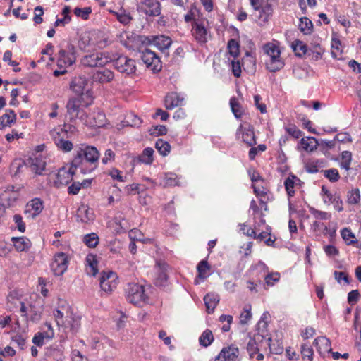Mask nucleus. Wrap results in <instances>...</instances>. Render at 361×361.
<instances>
[{"mask_svg":"<svg viewBox=\"0 0 361 361\" xmlns=\"http://www.w3.org/2000/svg\"><path fill=\"white\" fill-rule=\"evenodd\" d=\"M324 176L331 183H336L338 181L341 176L338 169L331 168L322 171Z\"/></svg>","mask_w":361,"mask_h":361,"instance_id":"obj_46","label":"nucleus"},{"mask_svg":"<svg viewBox=\"0 0 361 361\" xmlns=\"http://www.w3.org/2000/svg\"><path fill=\"white\" fill-rule=\"evenodd\" d=\"M162 184L164 187H172L180 185L178 176L174 173H164Z\"/></svg>","mask_w":361,"mask_h":361,"instance_id":"obj_36","label":"nucleus"},{"mask_svg":"<svg viewBox=\"0 0 361 361\" xmlns=\"http://www.w3.org/2000/svg\"><path fill=\"white\" fill-rule=\"evenodd\" d=\"M197 269L198 271V277L200 279H205L209 276L208 272L210 269V266L207 260L203 259L200 261L197 264Z\"/></svg>","mask_w":361,"mask_h":361,"instance_id":"obj_44","label":"nucleus"},{"mask_svg":"<svg viewBox=\"0 0 361 361\" xmlns=\"http://www.w3.org/2000/svg\"><path fill=\"white\" fill-rule=\"evenodd\" d=\"M335 141L337 140L342 143H347V142H351L352 139L349 133H338L335 137Z\"/></svg>","mask_w":361,"mask_h":361,"instance_id":"obj_64","label":"nucleus"},{"mask_svg":"<svg viewBox=\"0 0 361 361\" xmlns=\"http://www.w3.org/2000/svg\"><path fill=\"white\" fill-rule=\"evenodd\" d=\"M115 68L123 74L130 75L135 73V60L125 56H120L114 61Z\"/></svg>","mask_w":361,"mask_h":361,"instance_id":"obj_11","label":"nucleus"},{"mask_svg":"<svg viewBox=\"0 0 361 361\" xmlns=\"http://www.w3.org/2000/svg\"><path fill=\"white\" fill-rule=\"evenodd\" d=\"M214 341V336L211 330L206 329L199 338L200 345L206 348L212 344Z\"/></svg>","mask_w":361,"mask_h":361,"instance_id":"obj_42","label":"nucleus"},{"mask_svg":"<svg viewBox=\"0 0 361 361\" xmlns=\"http://www.w3.org/2000/svg\"><path fill=\"white\" fill-rule=\"evenodd\" d=\"M100 153L94 146L82 145L73 159V164L78 166L82 173L93 171L97 166Z\"/></svg>","mask_w":361,"mask_h":361,"instance_id":"obj_1","label":"nucleus"},{"mask_svg":"<svg viewBox=\"0 0 361 361\" xmlns=\"http://www.w3.org/2000/svg\"><path fill=\"white\" fill-rule=\"evenodd\" d=\"M156 267L158 274L157 278V283L159 285H162L163 283L167 280V269L169 266L166 262L160 260L157 262Z\"/></svg>","mask_w":361,"mask_h":361,"instance_id":"obj_31","label":"nucleus"},{"mask_svg":"<svg viewBox=\"0 0 361 361\" xmlns=\"http://www.w3.org/2000/svg\"><path fill=\"white\" fill-rule=\"evenodd\" d=\"M286 130L289 135L295 139L299 138L302 135V132L295 126H288L286 128Z\"/></svg>","mask_w":361,"mask_h":361,"instance_id":"obj_63","label":"nucleus"},{"mask_svg":"<svg viewBox=\"0 0 361 361\" xmlns=\"http://www.w3.org/2000/svg\"><path fill=\"white\" fill-rule=\"evenodd\" d=\"M155 147L160 154L163 156L167 155L170 152V145L164 141L162 139H158L155 143Z\"/></svg>","mask_w":361,"mask_h":361,"instance_id":"obj_47","label":"nucleus"},{"mask_svg":"<svg viewBox=\"0 0 361 361\" xmlns=\"http://www.w3.org/2000/svg\"><path fill=\"white\" fill-rule=\"evenodd\" d=\"M116 275L112 271L102 272L99 277L101 289L106 293H111L117 286Z\"/></svg>","mask_w":361,"mask_h":361,"instance_id":"obj_13","label":"nucleus"},{"mask_svg":"<svg viewBox=\"0 0 361 361\" xmlns=\"http://www.w3.org/2000/svg\"><path fill=\"white\" fill-rule=\"evenodd\" d=\"M292 48L295 55L302 57L305 55L309 49L306 44L300 40H295L292 44Z\"/></svg>","mask_w":361,"mask_h":361,"instance_id":"obj_39","label":"nucleus"},{"mask_svg":"<svg viewBox=\"0 0 361 361\" xmlns=\"http://www.w3.org/2000/svg\"><path fill=\"white\" fill-rule=\"evenodd\" d=\"M27 161L32 171L37 175L42 174V172L45 169L46 161L45 158L42 154L34 155V157H30Z\"/></svg>","mask_w":361,"mask_h":361,"instance_id":"obj_18","label":"nucleus"},{"mask_svg":"<svg viewBox=\"0 0 361 361\" xmlns=\"http://www.w3.org/2000/svg\"><path fill=\"white\" fill-rule=\"evenodd\" d=\"M69 263L68 255L64 252H58L54 257L51 269L56 276H62L67 270Z\"/></svg>","mask_w":361,"mask_h":361,"instance_id":"obj_12","label":"nucleus"},{"mask_svg":"<svg viewBox=\"0 0 361 361\" xmlns=\"http://www.w3.org/2000/svg\"><path fill=\"white\" fill-rule=\"evenodd\" d=\"M116 19L123 25H127L130 23L133 20V17L129 13H126L125 11L121 12H116Z\"/></svg>","mask_w":361,"mask_h":361,"instance_id":"obj_52","label":"nucleus"},{"mask_svg":"<svg viewBox=\"0 0 361 361\" xmlns=\"http://www.w3.org/2000/svg\"><path fill=\"white\" fill-rule=\"evenodd\" d=\"M78 221L89 223L92 221L94 215L93 212L86 205H82L77 210L76 214Z\"/></svg>","mask_w":361,"mask_h":361,"instance_id":"obj_23","label":"nucleus"},{"mask_svg":"<svg viewBox=\"0 0 361 361\" xmlns=\"http://www.w3.org/2000/svg\"><path fill=\"white\" fill-rule=\"evenodd\" d=\"M11 241L13 243L15 249L18 252L27 251L32 245L31 241L26 237H12Z\"/></svg>","mask_w":361,"mask_h":361,"instance_id":"obj_26","label":"nucleus"},{"mask_svg":"<svg viewBox=\"0 0 361 361\" xmlns=\"http://www.w3.org/2000/svg\"><path fill=\"white\" fill-rule=\"evenodd\" d=\"M43 202L39 198H34L29 201L25 207V213L28 214V216L35 218L43 210Z\"/></svg>","mask_w":361,"mask_h":361,"instance_id":"obj_17","label":"nucleus"},{"mask_svg":"<svg viewBox=\"0 0 361 361\" xmlns=\"http://www.w3.org/2000/svg\"><path fill=\"white\" fill-rule=\"evenodd\" d=\"M311 214L317 219L326 220L331 218V214L323 211L316 209L314 208L310 209Z\"/></svg>","mask_w":361,"mask_h":361,"instance_id":"obj_58","label":"nucleus"},{"mask_svg":"<svg viewBox=\"0 0 361 361\" xmlns=\"http://www.w3.org/2000/svg\"><path fill=\"white\" fill-rule=\"evenodd\" d=\"M11 333V344L16 346L20 350L27 349L29 340L28 332L25 329H21L18 319L15 321V326H13Z\"/></svg>","mask_w":361,"mask_h":361,"instance_id":"obj_6","label":"nucleus"},{"mask_svg":"<svg viewBox=\"0 0 361 361\" xmlns=\"http://www.w3.org/2000/svg\"><path fill=\"white\" fill-rule=\"evenodd\" d=\"M141 35H137L131 32L123 31L118 35V39L126 47L131 48L132 45L130 43L135 41L139 42V37Z\"/></svg>","mask_w":361,"mask_h":361,"instance_id":"obj_28","label":"nucleus"},{"mask_svg":"<svg viewBox=\"0 0 361 361\" xmlns=\"http://www.w3.org/2000/svg\"><path fill=\"white\" fill-rule=\"evenodd\" d=\"M114 60L108 52H93L85 55L81 59V64L85 67L94 68L104 66Z\"/></svg>","mask_w":361,"mask_h":361,"instance_id":"obj_5","label":"nucleus"},{"mask_svg":"<svg viewBox=\"0 0 361 361\" xmlns=\"http://www.w3.org/2000/svg\"><path fill=\"white\" fill-rule=\"evenodd\" d=\"M263 51L267 56L265 66L269 71H279L284 67V61L281 57V49L277 44L268 42L263 46Z\"/></svg>","mask_w":361,"mask_h":361,"instance_id":"obj_2","label":"nucleus"},{"mask_svg":"<svg viewBox=\"0 0 361 361\" xmlns=\"http://www.w3.org/2000/svg\"><path fill=\"white\" fill-rule=\"evenodd\" d=\"M301 147L307 152H313L319 145V141L314 137L302 138L300 140Z\"/></svg>","mask_w":361,"mask_h":361,"instance_id":"obj_38","label":"nucleus"},{"mask_svg":"<svg viewBox=\"0 0 361 361\" xmlns=\"http://www.w3.org/2000/svg\"><path fill=\"white\" fill-rule=\"evenodd\" d=\"M207 30L202 23H195L192 27V35L199 43L207 42Z\"/></svg>","mask_w":361,"mask_h":361,"instance_id":"obj_22","label":"nucleus"},{"mask_svg":"<svg viewBox=\"0 0 361 361\" xmlns=\"http://www.w3.org/2000/svg\"><path fill=\"white\" fill-rule=\"evenodd\" d=\"M153 153L154 149L151 147L145 148L142 154L133 159V162L143 163L145 164H151L153 162Z\"/></svg>","mask_w":361,"mask_h":361,"instance_id":"obj_32","label":"nucleus"},{"mask_svg":"<svg viewBox=\"0 0 361 361\" xmlns=\"http://www.w3.org/2000/svg\"><path fill=\"white\" fill-rule=\"evenodd\" d=\"M267 149V146L264 144H260L255 147L252 146L249 150L248 156L250 160H254L258 152H264Z\"/></svg>","mask_w":361,"mask_h":361,"instance_id":"obj_59","label":"nucleus"},{"mask_svg":"<svg viewBox=\"0 0 361 361\" xmlns=\"http://www.w3.org/2000/svg\"><path fill=\"white\" fill-rule=\"evenodd\" d=\"M64 323L67 326L64 327L66 329H69V330L73 333H75L80 326L79 319L73 317H71L70 318L66 317Z\"/></svg>","mask_w":361,"mask_h":361,"instance_id":"obj_50","label":"nucleus"},{"mask_svg":"<svg viewBox=\"0 0 361 361\" xmlns=\"http://www.w3.org/2000/svg\"><path fill=\"white\" fill-rule=\"evenodd\" d=\"M74 14L80 17L83 20H87L89 18V15L92 13V8L90 7H85V8H78L76 7L74 8Z\"/></svg>","mask_w":361,"mask_h":361,"instance_id":"obj_54","label":"nucleus"},{"mask_svg":"<svg viewBox=\"0 0 361 361\" xmlns=\"http://www.w3.org/2000/svg\"><path fill=\"white\" fill-rule=\"evenodd\" d=\"M252 313H251V305H247L243 309V312L240 315V324H247L248 322L251 319Z\"/></svg>","mask_w":361,"mask_h":361,"instance_id":"obj_53","label":"nucleus"},{"mask_svg":"<svg viewBox=\"0 0 361 361\" xmlns=\"http://www.w3.org/2000/svg\"><path fill=\"white\" fill-rule=\"evenodd\" d=\"M114 78V72L107 68L97 71L92 75L93 80L101 84L110 82Z\"/></svg>","mask_w":361,"mask_h":361,"instance_id":"obj_21","label":"nucleus"},{"mask_svg":"<svg viewBox=\"0 0 361 361\" xmlns=\"http://www.w3.org/2000/svg\"><path fill=\"white\" fill-rule=\"evenodd\" d=\"M184 101V97H181L177 92H170L165 97L164 105L167 109H173L181 106Z\"/></svg>","mask_w":361,"mask_h":361,"instance_id":"obj_20","label":"nucleus"},{"mask_svg":"<svg viewBox=\"0 0 361 361\" xmlns=\"http://www.w3.org/2000/svg\"><path fill=\"white\" fill-rule=\"evenodd\" d=\"M141 3L145 6L146 14L157 16L161 13L160 4L156 0H142Z\"/></svg>","mask_w":361,"mask_h":361,"instance_id":"obj_24","label":"nucleus"},{"mask_svg":"<svg viewBox=\"0 0 361 361\" xmlns=\"http://www.w3.org/2000/svg\"><path fill=\"white\" fill-rule=\"evenodd\" d=\"M299 29L304 35H310L313 31V23L307 17L300 18Z\"/></svg>","mask_w":361,"mask_h":361,"instance_id":"obj_37","label":"nucleus"},{"mask_svg":"<svg viewBox=\"0 0 361 361\" xmlns=\"http://www.w3.org/2000/svg\"><path fill=\"white\" fill-rule=\"evenodd\" d=\"M8 113L2 115L0 117V129L6 126H10L16 121V115L13 110H7Z\"/></svg>","mask_w":361,"mask_h":361,"instance_id":"obj_40","label":"nucleus"},{"mask_svg":"<svg viewBox=\"0 0 361 361\" xmlns=\"http://www.w3.org/2000/svg\"><path fill=\"white\" fill-rule=\"evenodd\" d=\"M66 108L71 120H74L77 118L85 120V117H87L81 109V102L77 98L70 99L66 104Z\"/></svg>","mask_w":361,"mask_h":361,"instance_id":"obj_14","label":"nucleus"},{"mask_svg":"<svg viewBox=\"0 0 361 361\" xmlns=\"http://www.w3.org/2000/svg\"><path fill=\"white\" fill-rule=\"evenodd\" d=\"M63 136L59 132H56L53 134L54 141L57 147L64 152H70L73 147V143L66 140L63 136L66 135V132H62Z\"/></svg>","mask_w":361,"mask_h":361,"instance_id":"obj_19","label":"nucleus"},{"mask_svg":"<svg viewBox=\"0 0 361 361\" xmlns=\"http://www.w3.org/2000/svg\"><path fill=\"white\" fill-rule=\"evenodd\" d=\"M13 221L17 226L18 230L24 233L25 231V224L23 221V217L20 214H16L13 216Z\"/></svg>","mask_w":361,"mask_h":361,"instance_id":"obj_61","label":"nucleus"},{"mask_svg":"<svg viewBox=\"0 0 361 361\" xmlns=\"http://www.w3.org/2000/svg\"><path fill=\"white\" fill-rule=\"evenodd\" d=\"M149 131L151 135L159 136L166 135L167 133V128L164 125H158L152 126Z\"/></svg>","mask_w":361,"mask_h":361,"instance_id":"obj_60","label":"nucleus"},{"mask_svg":"<svg viewBox=\"0 0 361 361\" xmlns=\"http://www.w3.org/2000/svg\"><path fill=\"white\" fill-rule=\"evenodd\" d=\"M296 181L300 182V180L294 175L289 176L284 181L285 189L289 197H293L295 195L294 187Z\"/></svg>","mask_w":361,"mask_h":361,"instance_id":"obj_35","label":"nucleus"},{"mask_svg":"<svg viewBox=\"0 0 361 361\" xmlns=\"http://www.w3.org/2000/svg\"><path fill=\"white\" fill-rule=\"evenodd\" d=\"M347 202L349 204H356L360 201V192L358 188H353L347 192Z\"/></svg>","mask_w":361,"mask_h":361,"instance_id":"obj_45","label":"nucleus"},{"mask_svg":"<svg viewBox=\"0 0 361 361\" xmlns=\"http://www.w3.org/2000/svg\"><path fill=\"white\" fill-rule=\"evenodd\" d=\"M341 235L348 245H353L357 242L355 234L348 228H343L341 231Z\"/></svg>","mask_w":361,"mask_h":361,"instance_id":"obj_43","label":"nucleus"},{"mask_svg":"<svg viewBox=\"0 0 361 361\" xmlns=\"http://www.w3.org/2000/svg\"><path fill=\"white\" fill-rule=\"evenodd\" d=\"M139 42L144 45H154L161 51L168 49L172 44L171 39L166 35H149L139 37Z\"/></svg>","mask_w":361,"mask_h":361,"instance_id":"obj_7","label":"nucleus"},{"mask_svg":"<svg viewBox=\"0 0 361 361\" xmlns=\"http://www.w3.org/2000/svg\"><path fill=\"white\" fill-rule=\"evenodd\" d=\"M228 49L231 56L237 57L239 54L238 42L234 39H231L228 42Z\"/></svg>","mask_w":361,"mask_h":361,"instance_id":"obj_55","label":"nucleus"},{"mask_svg":"<svg viewBox=\"0 0 361 361\" xmlns=\"http://www.w3.org/2000/svg\"><path fill=\"white\" fill-rule=\"evenodd\" d=\"M86 262L87 274L90 276H95L98 272L96 257L93 255H88L86 257Z\"/></svg>","mask_w":361,"mask_h":361,"instance_id":"obj_34","label":"nucleus"},{"mask_svg":"<svg viewBox=\"0 0 361 361\" xmlns=\"http://www.w3.org/2000/svg\"><path fill=\"white\" fill-rule=\"evenodd\" d=\"M259 11L260 12V17L263 18V21H267L268 18L272 11L271 6L269 4H267L264 6L261 7V9Z\"/></svg>","mask_w":361,"mask_h":361,"instance_id":"obj_62","label":"nucleus"},{"mask_svg":"<svg viewBox=\"0 0 361 361\" xmlns=\"http://www.w3.org/2000/svg\"><path fill=\"white\" fill-rule=\"evenodd\" d=\"M87 85V80L85 76L75 77L71 82V89L77 94H83L85 87Z\"/></svg>","mask_w":361,"mask_h":361,"instance_id":"obj_29","label":"nucleus"},{"mask_svg":"<svg viewBox=\"0 0 361 361\" xmlns=\"http://www.w3.org/2000/svg\"><path fill=\"white\" fill-rule=\"evenodd\" d=\"M263 338V336L258 333L255 334L252 338L250 339L247 345V350L249 353L250 358H253L255 355L259 353V348L257 345V341H261Z\"/></svg>","mask_w":361,"mask_h":361,"instance_id":"obj_30","label":"nucleus"},{"mask_svg":"<svg viewBox=\"0 0 361 361\" xmlns=\"http://www.w3.org/2000/svg\"><path fill=\"white\" fill-rule=\"evenodd\" d=\"M317 349L319 354H325L331 353V343L329 338L326 336H321L317 338L314 341Z\"/></svg>","mask_w":361,"mask_h":361,"instance_id":"obj_25","label":"nucleus"},{"mask_svg":"<svg viewBox=\"0 0 361 361\" xmlns=\"http://www.w3.org/2000/svg\"><path fill=\"white\" fill-rule=\"evenodd\" d=\"M204 301L208 313H212L219 302V296L216 293H209L204 296Z\"/></svg>","mask_w":361,"mask_h":361,"instance_id":"obj_33","label":"nucleus"},{"mask_svg":"<svg viewBox=\"0 0 361 361\" xmlns=\"http://www.w3.org/2000/svg\"><path fill=\"white\" fill-rule=\"evenodd\" d=\"M301 355L303 361L313 360L314 351L310 346L306 344H303L301 346Z\"/></svg>","mask_w":361,"mask_h":361,"instance_id":"obj_51","label":"nucleus"},{"mask_svg":"<svg viewBox=\"0 0 361 361\" xmlns=\"http://www.w3.org/2000/svg\"><path fill=\"white\" fill-rule=\"evenodd\" d=\"M87 118H89L90 120H86L85 122L92 127H102L105 123V114L99 110L93 112L92 114Z\"/></svg>","mask_w":361,"mask_h":361,"instance_id":"obj_27","label":"nucleus"},{"mask_svg":"<svg viewBox=\"0 0 361 361\" xmlns=\"http://www.w3.org/2000/svg\"><path fill=\"white\" fill-rule=\"evenodd\" d=\"M352 162V153L349 151H343L341 155L339 166L341 169L349 171Z\"/></svg>","mask_w":361,"mask_h":361,"instance_id":"obj_41","label":"nucleus"},{"mask_svg":"<svg viewBox=\"0 0 361 361\" xmlns=\"http://www.w3.org/2000/svg\"><path fill=\"white\" fill-rule=\"evenodd\" d=\"M230 106L233 114L236 118H240L243 115V111L238 99L233 97L230 99Z\"/></svg>","mask_w":361,"mask_h":361,"instance_id":"obj_48","label":"nucleus"},{"mask_svg":"<svg viewBox=\"0 0 361 361\" xmlns=\"http://www.w3.org/2000/svg\"><path fill=\"white\" fill-rule=\"evenodd\" d=\"M240 133L242 134L243 141L248 146L252 147L257 144L254 128L252 126L246 128L240 124L237 129L236 135L238 137Z\"/></svg>","mask_w":361,"mask_h":361,"instance_id":"obj_15","label":"nucleus"},{"mask_svg":"<svg viewBox=\"0 0 361 361\" xmlns=\"http://www.w3.org/2000/svg\"><path fill=\"white\" fill-rule=\"evenodd\" d=\"M334 275L338 283L341 284L342 282H343L345 285L350 283V278L345 272L334 271Z\"/></svg>","mask_w":361,"mask_h":361,"instance_id":"obj_56","label":"nucleus"},{"mask_svg":"<svg viewBox=\"0 0 361 361\" xmlns=\"http://www.w3.org/2000/svg\"><path fill=\"white\" fill-rule=\"evenodd\" d=\"M29 319L33 322H37L40 320L42 317V312L39 309H36L33 305H30L29 310Z\"/></svg>","mask_w":361,"mask_h":361,"instance_id":"obj_57","label":"nucleus"},{"mask_svg":"<svg viewBox=\"0 0 361 361\" xmlns=\"http://www.w3.org/2000/svg\"><path fill=\"white\" fill-rule=\"evenodd\" d=\"M77 169L78 166H73V161L68 168L66 166L61 168L54 181V185L59 188L63 185H68L73 180Z\"/></svg>","mask_w":361,"mask_h":361,"instance_id":"obj_9","label":"nucleus"},{"mask_svg":"<svg viewBox=\"0 0 361 361\" xmlns=\"http://www.w3.org/2000/svg\"><path fill=\"white\" fill-rule=\"evenodd\" d=\"M321 196L325 204H332L334 209L338 212L344 210L343 202L338 192H332L325 185H322L321 188Z\"/></svg>","mask_w":361,"mask_h":361,"instance_id":"obj_8","label":"nucleus"},{"mask_svg":"<svg viewBox=\"0 0 361 361\" xmlns=\"http://www.w3.org/2000/svg\"><path fill=\"white\" fill-rule=\"evenodd\" d=\"M77 49L71 42L63 41L59 45L56 64L59 68L69 67L75 63Z\"/></svg>","mask_w":361,"mask_h":361,"instance_id":"obj_3","label":"nucleus"},{"mask_svg":"<svg viewBox=\"0 0 361 361\" xmlns=\"http://www.w3.org/2000/svg\"><path fill=\"white\" fill-rule=\"evenodd\" d=\"M239 355V349L234 345L224 348L215 357L214 361H236Z\"/></svg>","mask_w":361,"mask_h":361,"instance_id":"obj_16","label":"nucleus"},{"mask_svg":"<svg viewBox=\"0 0 361 361\" xmlns=\"http://www.w3.org/2000/svg\"><path fill=\"white\" fill-rule=\"evenodd\" d=\"M83 242L89 247H95L99 243V237L95 233H91L83 237Z\"/></svg>","mask_w":361,"mask_h":361,"instance_id":"obj_49","label":"nucleus"},{"mask_svg":"<svg viewBox=\"0 0 361 361\" xmlns=\"http://www.w3.org/2000/svg\"><path fill=\"white\" fill-rule=\"evenodd\" d=\"M126 298L128 302L139 306L146 303L148 300L144 286L138 283H128L127 285Z\"/></svg>","mask_w":361,"mask_h":361,"instance_id":"obj_4","label":"nucleus"},{"mask_svg":"<svg viewBox=\"0 0 361 361\" xmlns=\"http://www.w3.org/2000/svg\"><path fill=\"white\" fill-rule=\"evenodd\" d=\"M140 58L148 68L154 73L159 72L161 69V63L159 57L150 49L145 48L140 51Z\"/></svg>","mask_w":361,"mask_h":361,"instance_id":"obj_10","label":"nucleus"}]
</instances>
